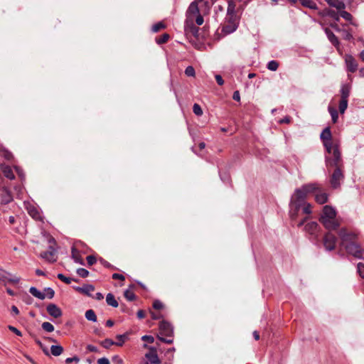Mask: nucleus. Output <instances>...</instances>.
<instances>
[{"instance_id":"nucleus-1","label":"nucleus","mask_w":364,"mask_h":364,"mask_svg":"<svg viewBox=\"0 0 364 364\" xmlns=\"http://www.w3.org/2000/svg\"><path fill=\"white\" fill-rule=\"evenodd\" d=\"M318 188L316 183L303 185L296 188L291 198L289 215L292 220H296L302 213L309 215L311 213V205L306 202V198L311 192Z\"/></svg>"},{"instance_id":"nucleus-2","label":"nucleus","mask_w":364,"mask_h":364,"mask_svg":"<svg viewBox=\"0 0 364 364\" xmlns=\"http://www.w3.org/2000/svg\"><path fill=\"white\" fill-rule=\"evenodd\" d=\"M338 235L341 239V245L346 249L348 254L356 258L364 259V250L355 242L358 237L356 233L342 228L339 230Z\"/></svg>"},{"instance_id":"nucleus-3","label":"nucleus","mask_w":364,"mask_h":364,"mask_svg":"<svg viewBox=\"0 0 364 364\" xmlns=\"http://www.w3.org/2000/svg\"><path fill=\"white\" fill-rule=\"evenodd\" d=\"M336 217V210L331 206L325 205L323 208V212L319 220L326 229L333 230L337 229L340 225Z\"/></svg>"},{"instance_id":"nucleus-4","label":"nucleus","mask_w":364,"mask_h":364,"mask_svg":"<svg viewBox=\"0 0 364 364\" xmlns=\"http://www.w3.org/2000/svg\"><path fill=\"white\" fill-rule=\"evenodd\" d=\"M325 149L327 152L326 155V164L327 168L329 169L331 167H343L338 143L331 145L330 148Z\"/></svg>"},{"instance_id":"nucleus-5","label":"nucleus","mask_w":364,"mask_h":364,"mask_svg":"<svg viewBox=\"0 0 364 364\" xmlns=\"http://www.w3.org/2000/svg\"><path fill=\"white\" fill-rule=\"evenodd\" d=\"M159 333L161 336H158L159 340L168 344L173 343V328L170 323L166 321H161L159 323Z\"/></svg>"},{"instance_id":"nucleus-6","label":"nucleus","mask_w":364,"mask_h":364,"mask_svg":"<svg viewBox=\"0 0 364 364\" xmlns=\"http://www.w3.org/2000/svg\"><path fill=\"white\" fill-rule=\"evenodd\" d=\"M240 16L226 14L222 32L225 34H230L235 31L239 26Z\"/></svg>"},{"instance_id":"nucleus-7","label":"nucleus","mask_w":364,"mask_h":364,"mask_svg":"<svg viewBox=\"0 0 364 364\" xmlns=\"http://www.w3.org/2000/svg\"><path fill=\"white\" fill-rule=\"evenodd\" d=\"M334 171L332 173L330 178V183L333 188H337L340 186L341 182L344 178V175L343 172V167H333Z\"/></svg>"},{"instance_id":"nucleus-8","label":"nucleus","mask_w":364,"mask_h":364,"mask_svg":"<svg viewBox=\"0 0 364 364\" xmlns=\"http://www.w3.org/2000/svg\"><path fill=\"white\" fill-rule=\"evenodd\" d=\"M184 31L188 38L199 39V28L194 24V21H185Z\"/></svg>"},{"instance_id":"nucleus-9","label":"nucleus","mask_w":364,"mask_h":364,"mask_svg":"<svg viewBox=\"0 0 364 364\" xmlns=\"http://www.w3.org/2000/svg\"><path fill=\"white\" fill-rule=\"evenodd\" d=\"M245 5L237 6L235 0H228V9L226 14L241 16V14L245 9Z\"/></svg>"},{"instance_id":"nucleus-10","label":"nucleus","mask_w":364,"mask_h":364,"mask_svg":"<svg viewBox=\"0 0 364 364\" xmlns=\"http://www.w3.org/2000/svg\"><path fill=\"white\" fill-rule=\"evenodd\" d=\"M323 144L325 148H330L331 145L337 144L338 142L332 139V134L329 127H326L320 135Z\"/></svg>"},{"instance_id":"nucleus-11","label":"nucleus","mask_w":364,"mask_h":364,"mask_svg":"<svg viewBox=\"0 0 364 364\" xmlns=\"http://www.w3.org/2000/svg\"><path fill=\"white\" fill-rule=\"evenodd\" d=\"M318 186V188L314 191L310 193V194L313 193L315 196V200L318 204H324L328 201V196L326 192H323L321 186L318 183H316Z\"/></svg>"},{"instance_id":"nucleus-12","label":"nucleus","mask_w":364,"mask_h":364,"mask_svg":"<svg viewBox=\"0 0 364 364\" xmlns=\"http://www.w3.org/2000/svg\"><path fill=\"white\" fill-rule=\"evenodd\" d=\"M337 241L336 237L331 232H328L323 237V245L326 250L331 251L335 249Z\"/></svg>"},{"instance_id":"nucleus-13","label":"nucleus","mask_w":364,"mask_h":364,"mask_svg":"<svg viewBox=\"0 0 364 364\" xmlns=\"http://www.w3.org/2000/svg\"><path fill=\"white\" fill-rule=\"evenodd\" d=\"M200 14L198 3L196 1L192 2L186 11V21H194L195 16Z\"/></svg>"},{"instance_id":"nucleus-14","label":"nucleus","mask_w":364,"mask_h":364,"mask_svg":"<svg viewBox=\"0 0 364 364\" xmlns=\"http://www.w3.org/2000/svg\"><path fill=\"white\" fill-rule=\"evenodd\" d=\"M0 281L17 284L19 282L20 279L16 276H12L9 272H6L3 269H0Z\"/></svg>"},{"instance_id":"nucleus-15","label":"nucleus","mask_w":364,"mask_h":364,"mask_svg":"<svg viewBox=\"0 0 364 364\" xmlns=\"http://www.w3.org/2000/svg\"><path fill=\"white\" fill-rule=\"evenodd\" d=\"M345 63L348 72L355 73L358 69V63L355 59L350 55H346Z\"/></svg>"},{"instance_id":"nucleus-16","label":"nucleus","mask_w":364,"mask_h":364,"mask_svg":"<svg viewBox=\"0 0 364 364\" xmlns=\"http://www.w3.org/2000/svg\"><path fill=\"white\" fill-rule=\"evenodd\" d=\"M145 356L151 364L161 363V361L156 353V350L154 348H149V351L147 353H146Z\"/></svg>"},{"instance_id":"nucleus-17","label":"nucleus","mask_w":364,"mask_h":364,"mask_svg":"<svg viewBox=\"0 0 364 364\" xmlns=\"http://www.w3.org/2000/svg\"><path fill=\"white\" fill-rule=\"evenodd\" d=\"M46 310L49 315L54 318H59L63 314L61 309L55 304H48L46 307Z\"/></svg>"},{"instance_id":"nucleus-18","label":"nucleus","mask_w":364,"mask_h":364,"mask_svg":"<svg viewBox=\"0 0 364 364\" xmlns=\"http://www.w3.org/2000/svg\"><path fill=\"white\" fill-rule=\"evenodd\" d=\"M41 257L50 262H54L57 260L55 257V250L51 247H50V250L48 251L41 253Z\"/></svg>"},{"instance_id":"nucleus-19","label":"nucleus","mask_w":364,"mask_h":364,"mask_svg":"<svg viewBox=\"0 0 364 364\" xmlns=\"http://www.w3.org/2000/svg\"><path fill=\"white\" fill-rule=\"evenodd\" d=\"M304 230L311 235H314L316 237L317 232L318 231V225L316 222H309L305 225Z\"/></svg>"},{"instance_id":"nucleus-20","label":"nucleus","mask_w":364,"mask_h":364,"mask_svg":"<svg viewBox=\"0 0 364 364\" xmlns=\"http://www.w3.org/2000/svg\"><path fill=\"white\" fill-rule=\"evenodd\" d=\"M327 4L336 8L338 11L346 9V4L342 0H326Z\"/></svg>"},{"instance_id":"nucleus-21","label":"nucleus","mask_w":364,"mask_h":364,"mask_svg":"<svg viewBox=\"0 0 364 364\" xmlns=\"http://www.w3.org/2000/svg\"><path fill=\"white\" fill-rule=\"evenodd\" d=\"M76 289L79 292L84 294L88 296H92V293L95 290V287L92 284H85L82 287H77Z\"/></svg>"},{"instance_id":"nucleus-22","label":"nucleus","mask_w":364,"mask_h":364,"mask_svg":"<svg viewBox=\"0 0 364 364\" xmlns=\"http://www.w3.org/2000/svg\"><path fill=\"white\" fill-rule=\"evenodd\" d=\"M1 171H2L4 176L10 180H14L15 178V176L13 173L11 168L8 165H1Z\"/></svg>"},{"instance_id":"nucleus-23","label":"nucleus","mask_w":364,"mask_h":364,"mask_svg":"<svg viewBox=\"0 0 364 364\" xmlns=\"http://www.w3.org/2000/svg\"><path fill=\"white\" fill-rule=\"evenodd\" d=\"M325 33L330 41V42L334 46H338L339 45V41L338 38L334 35V33L328 28H325Z\"/></svg>"},{"instance_id":"nucleus-24","label":"nucleus","mask_w":364,"mask_h":364,"mask_svg":"<svg viewBox=\"0 0 364 364\" xmlns=\"http://www.w3.org/2000/svg\"><path fill=\"white\" fill-rule=\"evenodd\" d=\"M72 257L74 259L75 262L78 263L80 264L84 265V261L82 259L79 251L74 247H72Z\"/></svg>"},{"instance_id":"nucleus-25","label":"nucleus","mask_w":364,"mask_h":364,"mask_svg":"<svg viewBox=\"0 0 364 364\" xmlns=\"http://www.w3.org/2000/svg\"><path fill=\"white\" fill-rule=\"evenodd\" d=\"M106 302L109 306L114 308L119 306L118 301L116 300L114 296L111 293L107 294Z\"/></svg>"},{"instance_id":"nucleus-26","label":"nucleus","mask_w":364,"mask_h":364,"mask_svg":"<svg viewBox=\"0 0 364 364\" xmlns=\"http://www.w3.org/2000/svg\"><path fill=\"white\" fill-rule=\"evenodd\" d=\"M29 292L35 297L39 299H44L46 298V294L40 291L37 288L31 287L29 289Z\"/></svg>"},{"instance_id":"nucleus-27","label":"nucleus","mask_w":364,"mask_h":364,"mask_svg":"<svg viewBox=\"0 0 364 364\" xmlns=\"http://www.w3.org/2000/svg\"><path fill=\"white\" fill-rule=\"evenodd\" d=\"M301 4L304 6L309 8L313 10H316L318 9L316 4L312 0H299Z\"/></svg>"},{"instance_id":"nucleus-28","label":"nucleus","mask_w":364,"mask_h":364,"mask_svg":"<svg viewBox=\"0 0 364 364\" xmlns=\"http://www.w3.org/2000/svg\"><path fill=\"white\" fill-rule=\"evenodd\" d=\"M63 352V348L60 345H53L50 347V353L54 356H58Z\"/></svg>"},{"instance_id":"nucleus-29","label":"nucleus","mask_w":364,"mask_h":364,"mask_svg":"<svg viewBox=\"0 0 364 364\" xmlns=\"http://www.w3.org/2000/svg\"><path fill=\"white\" fill-rule=\"evenodd\" d=\"M328 110L331 116L333 123L336 124L338 122V114L337 109L333 107L328 106Z\"/></svg>"},{"instance_id":"nucleus-30","label":"nucleus","mask_w":364,"mask_h":364,"mask_svg":"<svg viewBox=\"0 0 364 364\" xmlns=\"http://www.w3.org/2000/svg\"><path fill=\"white\" fill-rule=\"evenodd\" d=\"M350 95V88L348 85H343L341 89V99L348 100Z\"/></svg>"},{"instance_id":"nucleus-31","label":"nucleus","mask_w":364,"mask_h":364,"mask_svg":"<svg viewBox=\"0 0 364 364\" xmlns=\"http://www.w3.org/2000/svg\"><path fill=\"white\" fill-rule=\"evenodd\" d=\"M85 316L88 321H92V322L97 321V316L92 309H89V310L86 311Z\"/></svg>"},{"instance_id":"nucleus-32","label":"nucleus","mask_w":364,"mask_h":364,"mask_svg":"<svg viewBox=\"0 0 364 364\" xmlns=\"http://www.w3.org/2000/svg\"><path fill=\"white\" fill-rule=\"evenodd\" d=\"M170 38V36L168 33H164L161 36L156 38V43L159 45H161L166 43Z\"/></svg>"},{"instance_id":"nucleus-33","label":"nucleus","mask_w":364,"mask_h":364,"mask_svg":"<svg viewBox=\"0 0 364 364\" xmlns=\"http://www.w3.org/2000/svg\"><path fill=\"white\" fill-rule=\"evenodd\" d=\"M166 28V25L162 22H158L154 24L151 27V31L154 33H157L161 29H164Z\"/></svg>"},{"instance_id":"nucleus-34","label":"nucleus","mask_w":364,"mask_h":364,"mask_svg":"<svg viewBox=\"0 0 364 364\" xmlns=\"http://www.w3.org/2000/svg\"><path fill=\"white\" fill-rule=\"evenodd\" d=\"M348 107V100L341 99L338 105L339 112L343 114Z\"/></svg>"},{"instance_id":"nucleus-35","label":"nucleus","mask_w":364,"mask_h":364,"mask_svg":"<svg viewBox=\"0 0 364 364\" xmlns=\"http://www.w3.org/2000/svg\"><path fill=\"white\" fill-rule=\"evenodd\" d=\"M28 213L29 215L34 219L36 220H41V214L40 213L38 212V210L35 208H31L29 210H28Z\"/></svg>"},{"instance_id":"nucleus-36","label":"nucleus","mask_w":364,"mask_h":364,"mask_svg":"<svg viewBox=\"0 0 364 364\" xmlns=\"http://www.w3.org/2000/svg\"><path fill=\"white\" fill-rule=\"evenodd\" d=\"M117 342H115V345L122 346L125 341L127 339L128 336L127 333L122 334V335H117Z\"/></svg>"},{"instance_id":"nucleus-37","label":"nucleus","mask_w":364,"mask_h":364,"mask_svg":"<svg viewBox=\"0 0 364 364\" xmlns=\"http://www.w3.org/2000/svg\"><path fill=\"white\" fill-rule=\"evenodd\" d=\"M124 296L128 301H134L136 299L135 294L130 289H127L124 293Z\"/></svg>"},{"instance_id":"nucleus-38","label":"nucleus","mask_w":364,"mask_h":364,"mask_svg":"<svg viewBox=\"0 0 364 364\" xmlns=\"http://www.w3.org/2000/svg\"><path fill=\"white\" fill-rule=\"evenodd\" d=\"M41 327L45 331L48 333L53 332L54 331L53 325L48 321L43 322L41 325Z\"/></svg>"},{"instance_id":"nucleus-39","label":"nucleus","mask_w":364,"mask_h":364,"mask_svg":"<svg viewBox=\"0 0 364 364\" xmlns=\"http://www.w3.org/2000/svg\"><path fill=\"white\" fill-rule=\"evenodd\" d=\"M57 277L61 280L62 282H65V284H70L72 281L77 282V279H72L70 277H67L64 274L60 273L58 274Z\"/></svg>"},{"instance_id":"nucleus-40","label":"nucleus","mask_w":364,"mask_h":364,"mask_svg":"<svg viewBox=\"0 0 364 364\" xmlns=\"http://www.w3.org/2000/svg\"><path fill=\"white\" fill-rule=\"evenodd\" d=\"M267 68L272 71H276L278 69L279 63L276 60H271L267 64Z\"/></svg>"},{"instance_id":"nucleus-41","label":"nucleus","mask_w":364,"mask_h":364,"mask_svg":"<svg viewBox=\"0 0 364 364\" xmlns=\"http://www.w3.org/2000/svg\"><path fill=\"white\" fill-rule=\"evenodd\" d=\"M339 14L342 18L348 21H350L353 18L352 15L350 13L344 11V9L339 11Z\"/></svg>"},{"instance_id":"nucleus-42","label":"nucleus","mask_w":364,"mask_h":364,"mask_svg":"<svg viewBox=\"0 0 364 364\" xmlns=\"http://www.w3.org/2000/svg\"><path fill=\"white\" fill-rule=\"evenodd\" d=\"M193 112L197 116H201L203 114V110L198 104H194L193 107Z\"/></svg>"},{"instance_id":"nucleus-43","label":"nucleus","mask_w":364,"mask_h":364,"mask_svg":"<svg viewBox=\"0 0 364 364\" xmlns=\"http://www.w3.org/2000/svg\"><path fill=\"white\" fill-rule=\"evenodd\" d=\"M185 74L188 77H194L196 75L195 69L193 66H188L185 70Z\"/></svg>"},{"instance_id":"nucleus-44","label":"nucleus","mask_w":364,"mask_h":364,"mask_svg":"<svg viewBox=\"0 0 364 364\" xmlns=\"http://www.w3.org/2000/svg\"><path fill=\"white\" fill-rule=\"evenodd\" d=\"M77 274L82 278H86L89 275V272L84 268H79L77 269Z\"/></svg>"},{"instance_id":"nucleus-45","label":"nucleus","mask_w":364,"mask_h":364,"mask_svg":"<svg viewBox=\"0 0 364 364\" xmlns=\"http://www.w3.org/2000/svg\"><path fill=\"white\" fill-rule=\"evenodd\" d=\"M101 345H102L104 348H109L111 346L115 345V342H114V341H113L112 340H111V339L107 338V339L104 340L103 341H102Z\"/></svg>"},{"instance_id":"nucleus-46","label":"nucleus","mask_w":364,"mask_h":364,"mask_svg":"<svg viewBox=\"0 0 364 364\" xmlns=\"http://www.w3.org/2000/svg\"><path fill=\"white\" fill-rule=\"evenodd\" d=\"M0 151L1 152V156H4L6 160L10 161L13 159V155L10 151L5 149L0 150Z\"/></svg>"},{"instance_id":"nucleus-47","label":"nucleus","mask_w":364,"mask_h":364,"mask_svg":"<svg viewBox=\"0 0 364 364\" xmlns=\"http://www.w3.org/2000/svg\"><path fill=\"white\" fill-rule=\"evenodd\" d=\"M44 291L46 294V296H47L48 299H52L54 296L55 291L53 289L50 287H47L44 289Z\"/></svg>"},{"instance_id":"nucleus-48","label":"nucleus","mask_w":364,"mask_h":364,"mask_svg":"<svg viewBox=\"0 0 364 364\" xmlns=\"http://www.w3.org/2000/svg\"><path fill=\"white\" fill-rule=\"evenodd\" d=\"M164 304L159 300H156L153 303V308L156 310L162 309H164Z\"/></svg>"},{"instance_id":"nucleus-49","label":"nucleus","mask_w":364,"mask_h":364,"mask_svg":"<svg viewBox=\"0 0 364 364\" xmlns=\"http://www.w3.org/2000/svg\"><path fill=\"white\" fill-rule=\"evenodd\" d=\"M357 269L359 275L364 278V264L362 262H359L357 265Z\"/></svg>"},{"instance_id":"nucleus-50","label":"nucleus","mask_w":364,"mask_h":364,"mask_svg":"<svg viewBox=\"0 0 364 364\" xmlns=\"http://www.w3.org/2000/svg\"><path fill=\"white\" fill-rule=\"evenodd\" d=\"M150 314L153 320H159L164 317L163 314L160 312L156 313L154 311H150Z\"/></svg>"},{"instance_id":"nucleus-51","label":"nucleus","mask_w":364,"mask_h":364,"mask_svg":"<svg viewBox=\"0 0 364 364\" xmlns=\"http://www.w3.org/2000/svg\"><path fill=\"white\" fill-rule=\"evenodd\" d=\"M100 262L106 268L115 269L116 267H114L113 265H112L109 262L104 259L103 258L100 259Z\"/></svg>"},{"instance_id":"nucleus-52","label":"nucleus","mask_w":364,"mask_h":364,"mask_svg":"<svg viewBox=\"0 0 364 364\" xmlns=\"http://www.w3.org/2000/svg\"><path fill=\"white\" fill-rule=\"evenodd\" d=\"M86 259H87L88 265H90V266L93 265L97 262L96 257L93 255H88L86 257Z\"/></svg>"},{"instance_id":"nucleus-53","label":"nucleus","mask_w":364,"mask_h":364,"mask_svg":"<svg viewBox=\"0 0 364 364\" xmlns=\"http://www.w3.org/2000/svg\"><path fill=\"white\" fill-rule=\"evenodd\" d=\"M194 21L198 26L202 25L204 21L203 17L200 14H198L196 16H195Z\"/></svg>"},{"instance_id":"nucleus-54","label":"nucleus","mask_w":364,"mask_h":364,"mask_svg":"<svg viewBox=\"0 0 364 364\" xmlns=\"http://www.w3.org/2000/svg\"><path fill=\"white\" fill-rule=\"evenodd\" d=\"M8 328L13 333H14L16 335L18 336H22V333L21 332L17 329L16 327L13 326H8Z\"/></svg>"},{"instance_id":"nucleus-55","label":"nucleus","mask_w":364,"mask_h":364,"mask_svg":"<svg viewBox=\"0 0 364 364\" xmlns=\"http://www.w3.org/2000/svg\"><path fill=\"white\" fill-rule=\"evenodd\" d=\"M141 339H142V341L148 342L149 343H152L154 341V338L151 336H147V335L143 336Z\"/></svg>"},{"instance_id":"nucleus-56","label":"nucleus","mask_w":364,"mask_h":364,"mask_svg":"<svg viewBox=\"0 0 364 364\" xmlns=\"http://www.w3.org/2000/svg\"><path fill=\"white\" fill-rule=\"evenodd\" d=\"M112 360L115 364H123V360L119 355L113 356Z\"/></svg>"},{"instance_id":"nucleus-57","label":"nucleus","mask_w":364,"mask_h":364,"mask_svg":"<svg viewBox=\"0 0 364 364\" xmlns=\"http://www.w3.org/2000/svg\"><path fill=\"white\" fill-rule=\"evenodd\" d=\"M112 277L113 279H119L121 281H124V279H125V277L124 275H122L121 274H118V273H114L112 274Z\"/></svg>"},{"instance_id":"nucleus-58","label":"nucleus","mask_w":364,"mask_h":364,"mask_svg":"<svg viewBox=\"0 0 364 364\" xmlns=\"http://www.w3.org/2000/svg\"><path fill=\"white\" fill-rule=\"evenodd\" d=\"M80 361V358L77 356H73L72 358H68L65 360L66 363H70L72 362L78 363Z\"/></svg>"},{"instance_id":"nucleus-59","label":"nucleus","mask_w":364,"mask_h":364,"mask_svg":"<svg viewBox=\"0 0 364 364\" xmlns=\"http://www.w3.org/2000/svg\"><path fill=\"white\" fill-rule=\"evenodd\" d=\"M97 364H110V363L107 358H101L97 360Z\"/></svg>"},{"instance_id":"nucleus-60","label":"nucleus","mask_w":364,"mask_h":364,"mask_svg":"<svg viewBox=\"0 0 364 364\" xmlns=\"http://www.w3.org/2000/svg\"><path fill=\"white\" fill-rule=\"evenodd\" d=\"M12 200L11 196L9 194V193H7L6 197L2 199V203L6 204L9 203Z\"/></svg>"},{"instance_id":"nucleus-61","label":"nucleus","mask_w":364,"mask_h":364,"mask_svg":"<svg viewBox=\"0 0 364 364\" xmlns=\"http://www.w3.org/2000/svg\"><path fill=\"white\" fill-rule=\"evenodd\" d=\"M215 80H216L217 83L219 85H223L224 84V80H223V77H221V75H215Z\"/></svg>"},{"instance_id":"nucleus-62","label":"nucleus","mask_w":364,"mask_h":364,"mask_svg":"<svg viewBox=\"0 0 364 364\" xmlns=\"http://www.w3.org/2000/svg\"><path fill=\"white\" fill-rule=\"evenodd\" d=\"M87 350L90 352H95V353L98 351L97 348L92 345H87Z\"/></svg>"},{"instance_id":"nucleus-63","label":"nucleus","mask_w":364,"mask_h":364,"mask_svg":"<svg viewBox=\"0 0 364 364\" xmlns=\"http://www.w3.org/2000/svg\"><path fill=\"white\" fill-rule=\"evenodd\" d=\"M232 98L234 100L240 101V95L239 91H235L232 95Z\"/></svg>"},{"instance_id":"nucleus-64","label":"nucleus","mask_w":364,"mask_h":364,"mask_svg":"<svg viewBox=\"0 0 364 364\" xmlns=\"http://www.w3.org/2000/svg\"><path fill=\"white\" fill-rule=\"evenodd\" d=\"M329 15L333 17L335 20L336 21H338L339 20V16L337 13H336L335 11H332L331 12L328 13Z\"/></svg>"}]
</instances>
